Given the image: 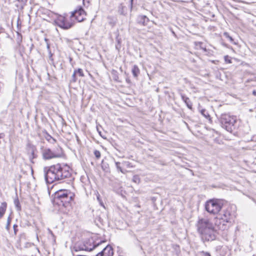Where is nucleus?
<instances>
[{
    "mask_svg": "<svg viewBox=\"0 0 256 256\" xmlns=\"http://www.w3.org/2000/svg\"><path fill=\"white\" fill-rule=\"evenodd\" d=\"M232 206H228L220 214V218H216L214 226L207 218L199 219L196 223L197 230L203 241H212L216 238L218 230H225L231 224L234 213L232 212Z\"/></svg>",
    "mask_w": 256,
    "mask_h": 256,
    "instance_id": "1",
    "label": "nucleus"
},
{
    "mask_svg": "<svg viewBox=\"0 0 256 256\" xmlns=\"http://www.w3.org/2000/svg\"><path fill=\"white\" fill-rule=\"evenodd\" d=\"M45 180L47 184H52L69 178L71 173L67 165L57 164L44 168Z\"/></svg>",
    "mask_w": 256,
    "mask_h": 256,
    "instance_id": "2",
    "label": "nucleus"
},
{
    "mask_svg": "<svg viewBox=\"0 0 256 256\" xmlns=\"http://www.w3.org/2000/svg\"><path fill=\"white\" fill-rule=\"evenodd\" d=\"M222 126L228 132H232L236 128V118L227 114H222L220 118Z\"/></svg>",
    "mask_w": 256,
    "mask_h": 256,
    "instance_id": "3",
    "label": "nucleus"
},
{
    "mask_svg": "<svg viewBox=\"0 0 256 256\" xmlns=\"http://www.w3.org/2000/svg\"><path fill=\"white\" fill-rule=\"evenodd\" d=\"M224 206V201L218 199H212L205 204V209L210 214H218Z\"/></svg>",
    "mask_w": 256,
    "mask_h": 256,
    "instance_id": "4",
    "label": "nucleus"
},
{
    "mask_svg": "<svg viewBox=\"0 0 256 256\" xmlns=\"http://www.w3.org/2000/svg\"><path fill=\"white\" fill-rule=\"evenodd\" d=\"M63 154L62 148L60 147L52 150L49 148H45L42 151V158L45 160L60 158Z\"/></svg>",
    "mask_w": 256,
    "mask_h": 256,
    "instance_id": "5",
    "label": "nucleus"
},
{
    "mask_svg": "<svg viewBox=\"0 0 256 256\" xmlns=\"http://www.w3.org/2000/svg\"><path fill=\"white\" fill-rule=\"evenodd\" d=\"M101 241L100 242L94 243L92 239H88L84 240L82 243H78L76 246V250H86L91 251L93 250L96 247L98 246L100 243H102Z\"/></svg>",
    "mask_w": 256,
    "mask_h": 256,
    "instance_id": "6",
    "label": "nucleus"
},
{
    "mask_svg": "<svg viewBox=\"0 0 256 256\" xmlns=\"http://www.w3.org/2000/svg\"><path fill=\"white\" fill-rule=\"evenodd\" d=\"M56 16L54 22L60 28L64 30H68L72 26L73 23L70 22L66 16L61 15H56Z\"/></svg>",
    "mask_w": 256,
    "mask_h": 256,
    "instance_id": "7",
    "label": "nucleus"
},
{
    "mask_svg": "<svg viewBox=\"0 0 256 256\" xmlns=\"http://www.w3.org/2000/svg\"><path fill=\"white\" fill-rule=\"evenodd\" d=\"M86 13L82 8H80L72 12L71 14V18H74L78 22L84 21L86 18Z\"/></svg>",
    "mask_w": 256,
    "mask_h": 256,
    "instance_id": "8",
    "label": "nucleus"
},
{
    "mask_svg": "<svg viewBox=\"0 0 256 256\" xmlns=\"http://www.w3.org/2000/svg\"><path fill=\"white\" fill-rule=\"evenodd\" d=\"M74 194L72 192L69 193L66 196L58 200V202L60 205L62 204V206L66 208L69 205L70 202L74 200Z\"/></svg>",
    "mask_w": 256,
    "mask_h": 256,
    "instance_id": "9",
    "label": "nucleus"
},
{
    "mask_svg": "<svg viewBox=\"0 0 256 256\" xmlns=\"http://www.w3.org/2000/svg\"><path fill=\"white\" fill-rule=\"evenodd\" d=\"M113 254V248L110 245H108L102 252L98 253L96 256H112Z\"/></svg>",
    "mask_w": 256,
    "mask_h": 256,
    "instance_id": "10",
    "label": "nucleus"
},
{
    "mask_svg": "<svg viewBox=\"0 0 256 256\" xmlns=\"http://www.w3.org/2000/svg\"><path fill=\"white\" fill-rule=\"evenodd\" d=\"M28 148V152L30 154L29 156L30 160L32 163H34V160L37 157L36 154H35V151L36 150V148L32 144H27Z\"/></svg>",
    "mask_w": 256,
    "mask_h": 256,
    "instance_id": "11",
    "label": "nucleus"
},
{
    "mask_svg": "<svg viewBox=\"0 0 256 256\" xmlns=\"http://www.w3.org/2000/svg\"><path fill=\"white\" fill-rule=\"evenodd\" d=\"M71 192L70 190H60L56 192L55 198L58 202Z\"/></svg>",
    "mask_w": 256,
    "mask_h": 256,
    "instance_id": "12",
    "label": "nucleus"
},
{
    "mask_svg": "<svg viewBox=\"0 0 256 256\" xmlns=\"http://www.w3.org/2000/svg\"><path fill=\"white\" fill-rule=\"evenodd\" d=\"M148 18L144 15H140L138 16L137 22L138 24H142V26H146L149 22Z\"/></svg>",
    "mask_w": 256,
    "mask_h": 256,
    "instance_id": "13",
    "label": "nucleus"
},
{
    "mask_svg": "<svg viewBox=\"0 0 256 256\" xmlns=\"http://www.w3.org/2000/svg\"><path fill=\"white\" fill-rule=\"evenodd\" d=\"M180 96H181L182 99L184 102V103L186 104L187 107L190 109H192V102H191L190 99L182 94H180Z\"/></svg>",
    "mask_w": 256,
    "mask_h": 256,
    "instance_id": "14",
    "label": "nucleus"
},
{
    "mask_svg": "<svg viewBox=\"0 0 256 256\" xmlns=\"http://www.w3.org/2000/svg\"><path fill=\"white\" fill-rule=\"evenodd\" d=\"M7 208V204L6 202H3L0 206V219L4 216Z\"/></svg>",
    "mask_w": 256,
    "mask_h": 256,
    "instance_id": "15",
    "label": "nucleus"
},
{
    "mask_svg": "<svg viewBox=\"0 0 256 256\" xmlns=\"http://www.w3.org/2000/svg\"><path fill=\"white\" fill-rule=\"evenodd\" d=\"M132 72L133 76L136 78L140 73V70L137 66L134 65L132 67Z\"/></svg>",
    "mask_w": 256,
    "mask_h": 256,
    "instance_id": "16",
    "label": "nucleus"
},
{
    "mask_svg": "<svg viewBox=\"0 0 256 256\" xmlns=\"http://www.w3.org/2000/svg\"><path fill=\"white\" fill-rule=\"evenodd\" d=\"M201 114L206 119L210 120V116L208 111L205 109H202L200 110Z\"/></svg>",
    "mask_w": 256,
    "mask_h": 256,
    "instance_id": "17",
    "label": "nucleus"
},
{
    "mask_svg": "<svg viewBox=\"0 0 256 256\" xmlns=\"http://www.w3.org/2000/svg\"><path fill=\"white\" fill-rule=\"evenodd\" d=\"M116 166V168L118 170L120 171L122 174H126V170H124L120 166V162H115Z\"/></svg>",
    "mask_w": 256,
    "mask_h": 256,
    "instance_id": "18",
    "label": "nucleus"
},
{
    "mask_svg": "<svg viewBox=\"0 0 256 256\" xmlns=\"http://www.w3.org/2000/svg\"><path fill=\"white\" fill-rule=\"evenodd\" d=\"M11 220H12V218L10 217V216H9L8 218L7 222H6V230L7 231H9L10 230V225Z\"/></svg>",
    "mask_w": 256,
    "mask_h": 256,
    "instance_id": "19",
    "label": "nucleus"
},
{
    "mask_svg": "<svg viewBox=\"0 0 256 256\" xmlns=\"http://www.w3.org/2000/svg\"><path fill=\"white\" fill-rule=\"evenodd\" d=\"M14 202L16 210L18 211H20L21 210V206L18 200H15Z\"/></svg>",
    "mask_w": 256,
    "mask_h": 256,
    "instance_id": "20",
    "label": "nucleus"
},
{
    "mask_svg": "<svg viewBox=\"0 0 256 256\" xmlns=\"http://www.w3.org/2000/svg\"><path fill=\"white\" fill-rule=\"evenodd\" d=\"M122 164L124 166H126L128 168H130L132 167V164L128 161H124L122 162Z\"/></svg>",
    "mask_w": 256,
    "mask_h": 256,
    "instance_id": "21",
    "label": "nucleus"
},
{
    "mask_svg": "<svg viewBox=\"0 0 256 256\" xmlns=\"http://www.w3.org/2000/svg\"><path fill=\"white\" fill-rule=\"evenodd\" d=\"M224 36L226 38H228L231 42H234V39L232 38L230 36V34H228V32H224Z\"/></svg>",
    "mask_w": 256,
    "mask_h": 256,
    "instance_id": "22",
    "label": "nucleus"
},
{
    "mask_svg": "<svg viewBox=\"0 0 256 256\" xmlns=\"http://www.w3.org/2000/svg\"><path fill=\"white\" fill-rule=\"evenodd\" d=\"M76 72L74 71V72L72 75V76L70 82H76Z\"/></svg>",
    "mask_w": 256,
    "mask_h": 256,
    "instance_id": "23",
    "label": "nucleus"
},
{
    "mask_svg": "<svg viewBox=\"0 0 256 256\" xmlns=\"http://www.w3.org/2000/svg\"><path fill=\"white\" fill-rule=\"evenodd\" d=\"M74 72H76V74H78L80 76H84V74L82 69L78 68V70H75Z\"/></svg>",
    "mask_w": 256,
    "mask_h": 256,
    "instance_id": "24",
    "label": "nucleus"
},
{
    "mask_svg": "<svg viewBox=\"0 0 256 256\" xmlns=\"http://www.w3.org/2000/svg\"><path fill=\"white\" fill-rule=\"evenodd\" d=\"M94 154L97 159H99L100 158L101 154L99 150H95L94 151Z\"/></svg>",
    "mask_w": 256,
    "mask_h": 256,
    "instance_id": "25",
    "label": "nucleus"
},
{
    "mask_svg": "<svg viewBox=\"0 0 256 256\" xmlns=\"http://www.w3.org/2000/svg\"><path fill=\"white\" fill-rule=\"evenodd\" d=\"M132 180L136 183H139L140 182V178L137 175H135L133 176Z\"/></svg>",
    "mask_w": 256,
    "mask_h": 256,
    "instance_id": "26",
    "label": "nucleus"
},
{
    "mask_svg": "<svg viewBox=\"0 0 256 256\" xmlns=\"http://www.w3.org/2000/svg\"><path fill=\"white\" fill-rule=\"evenodd\" d=\"M112 73L114 74V80H116V81H118V76L116 72L115 71V70H113Z\"/></svg>",
    "mask_w": 256,
    "mask_h": 256,
    "instance_id": "27",
    "label": "nucleus"
},
{
    "mask_svg": "<svg viewBox=\"0 0 256 256\" xmlns=\"http://www.w3.org/2000/svg\"><path fill=\"white\" fill-rule=\"evenodd\" d=\"M123 8H124V6H122V4H120L118 6V12L121 14H123V11H122Z\"/></svg>",
    "mask_w": 256,
    "mask_h": 256,
    "instance_id": "28",
    "label": "nucleus"
},
{
    "mask_svg": "<svg viewBox=\"0 0 256 256\" xmlns=\"http://www.w3.org/2000/svg\"><path fill=\"white\" fill-rule=\"evenodd\" d=\"M200 254L202 256H211L210 254L208 252L202 251L200 252Z\"/></svg>",
    "mask_w": 256,
    "mask_h": 256,
    "instance_id": "29",
    "label": "nucleus"
},
{
    "mask_svg": "<svg viewBox=\"0 0 256 256\" xmlns=\"http://www.w3.org/2000/svg\"><path fill=\"white\" fill-rule=\"evenodd\" d=\"M18 226L16 224H14L13 226V228H14V234L16 235V234H17V232H18Z\"/></svg>",
    "mask_w": 256,
    "mask_h": 256,
    "instance_id": "30",
    "label": "nucleus"
},
{
    "mask_svg": "<svg viewBox=\"0 0 256 256\" xmlns=\"http://www.w3.org/2000/svg\"><path fill=\"white\" fill-rule=\"evenodd\" d=\"M46 139L48 141H50V140H52L53 142H55L56 140L50 135H48V137L46 138Z\"/></svg>",
    "mask_w": 256,
    "mask_h": 256,
    "instance_id": "31",
    "label": "nucleus"
},
{
    "mask_svg": "<svg viewBox=\"0 0 256 256\" xmlns=\"http://www.w3.org/2000/svg\"><path fill=\"white\" fill-rule=\"evenodd\" d=\"M83 4L84 6H88L90 3V0H82Z\"/></svg>",
    "mask_w": 256,
    "mask_h": 256,
    "instance_id": "32",
    "label": "nucleus"
},
{
    "mask_svg": "<svg viewBox=\"0 0 256 256\" xmlns=\"http://www.w3.org/2000/svg\"><path fill=\"white\" fill-rule=\"evenodd\" d=\"M118 44H116V48L117 50H118V49H119V48H118V47H119V46H120V40H118Z\"/></svg>",
    "mask_w": 256,
    "mask_h": 256,
    "instance_id": "33",
    "label": "nucleus"
},
{
    "mask_svg": "<svg viewBox=\"0 0 256 256\" xmlns=\"http://www.w3.org/2000/svg\"><path fill=\"white\" fill-rule=\"evenodd\" d=\"M118 44H116V48L117 50H118V49H119V48H118V47H119V46H120V40H118Z\"/></svg>",
    "mask_w": 256,
    "mask_h": 256,
    "instance_id": "34",
    "label": "nucleus"
},
{
    "mask_svg": "<svg viewBox=\"0 0 256 256\" xmlns=\"http://www.w3.org/2000/svg\"><path fill=\"white\" fill-rule=\"evenodd\" d=\"M228 58V56H224V59H225L226 62H228V63H231L232 62H231L230 60H227Z\"/></svg>",
    "mask_w": 256,
    "mask_h": 256,
    "instance_id": "35",
    "label": "nucleus"
},
{
    "mask_svg": "<svg viewBox=\"0 0 256 256\" xmlns=\"http://www.w3.org/2000/svg\"><path fill=\"white\" fill-rule=\"evenodd\" d=\"M52 53L51 51H50H50H49V58H50V60H52Z\"/></svg>",
    "mask_w": 256,
    "mask_h": 256,
    "instance_id": "36",
    "label": "nucleus"
},
{
    "mask_svg": "<svg viewBox=\"0 0 256 256\" xmlns=\"http://www.w3.org/2000/svg\"><path fill=\"white\" fill-rule=\"evenodd\" d=\"M48 232H49L50 234L52 236H54V234L53 232H52V231L50 230V229H48Z\"/></svg>",
    "mask_w": 256,
    "mask_h": 256,
    "instance_id": "37",
    "label": "nucleus"
},
{
    "mask_svg": "<svg viewBox=\"0 0 256 256\" xmlns=\"http://www.w3.org/2000/svg\"><path fill=\"white\" fill-rule=\"evenodd\" d=\"M46 47H47V48L48 50V51H50V44H47V46H46Z\"/></svg>",
    "mask_w": 256,
    "mask_h": 256,
    "instance_id": "38",
    "label": "nucleus"
},
{
    "mask_svg": "<svg viewBox=\"0 0 256 256\" xmlns=\"http://www.w3.org/2000/svg\"><path fill=\"white\" fill-rule=\"evenodd\" d=\"M252 94L254 96H256V91L255 90L252 92Z\"/></svg>",
    "mask_w": 256,
    "mask_h": 256,
    "instance_id": "39",
    "label": "nucleus"
},
{
    "mask_svg": "<svg viewBox=\"0 0 256 256\" xmlns=\"http://www.w3.org/2000/svg\"><path fill=\"white\" fill-rule=\"evenodd\" d=\"M70 62H71L72 61V58H70Z\"/></svg>",
    "mask_w": 256,
    "mask_h": 256,
    "instance_id": "40",
    "label": "nucleus"
},
{
    "mask_svg": "<svg viewBox=\"0 0 256 256\" xmlns=\"http://www.w3.org/2000/svg\"><path fill=\"white\" fill-rule=\"evenodd\" d=\"M89 74V76H90V78H92V75L90 74V73H89V74Z\"/></svg>",
    "mask_w": 256,
    "mask_h": 256,
    "instance_id": "41",
    "label": "nucleus"
},
{
    "mask_svg": "<svg viewBox=\"0 0 256 256\" xmlns=\"http://www.w3.org/2000/svg\"><path fill=\"white\" fill-rule=\"evenodd\" d=\"M2 134H0V139L2 138Z\"/></svg>",
    "mask_w": 256,
    "mask_h": 256,
    "instance_id": "42",
    "label": "nucleus"
},
{
    "mask_svg": "<svg viewBox=\"0 0 256 256\" xmlns=\"http://www.w3.org/2000/svg\"><path fill=\"white\" fill-rule=\"evenodd\" d=\"M134 0H130V2H131V5L132 6V2H133Z\"/></svg>",
    "mask_w": 256,
    "mask_h": 256,
    "instance_id": "43",
    "label": "nucleus"
},
{
    "mask_svg": "<svg viewBox=\"0 0 256 256\" xmlns=\"http://www.w3.org/2000/svg\"><path fill=\"white\" fill-rule=\"evenodd\" d=\"M100 204H101L102 206H104L103 205V204H102V202H100Z\"/></svg>",
    "mask_w": 256,
    "mask_h": 256,
    "instance_id": "44",
    "label": "nucleus"
},
{
    "mask_svg": "<svg viewBox=\"0 0 256 256\" xmlns=\"http://www.w3.org/2000/svg\"><path fill=\"white\" fill-rule=\"evenodd\" d=\"M97 198H98V200H100L99 196H97Z\"/></svg>",
    "mask_w": 256,
    "mask_h": 256,
    "instance_id": "45",
    "label": "nucleus"
},
{
    "mask_svg": "<svg viewBox=\"0 0 256 256\" xmlns=\"http://www.w3.org/2000/svg\"><path fill=\"white\" fill-rule=\"evenodd\" d=\"M172 34H173L174 35H175V33H174V32H172Z\"/></svg>",
    "mask_w": 256,
    "mask_h": 256,
    "instance_id": "46",
    "label": "nucleus"
},
{
    "mask_svg": "<svg viewBox=\"0 0 256 256\" xmlns=\"http://www.w3.org/2000/svg\"><path fill=\"white\" fill-rule=\"evenodd\" d=\"M38 251L40 252V250L38 248H37Z\"/></svg>",
    "mask_w": 256,
    "mask_h": 256,
    "instance_id": "47",
    "label": "nucleus"
}]
</instances>
